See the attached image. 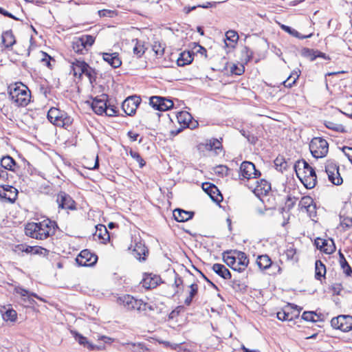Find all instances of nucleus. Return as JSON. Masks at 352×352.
Segmentation results:
<instances>
[{
  "mask_svg": "<svg viewBox=\"0 0 352 352\" xmlns=\"http://www.w3.org/2000/svg\"><path fill=\"white\" fill-rule=\"evenodd\" d=\"M57 225L55 221L46 219L42 221L27 223L25 227V234L37 240H44L50 236L54 235Z\"/></svg>",
  "mask_w": 352,
  "mask_h": 352,
  "instance_id": "f257e3e1",
  "label": "nucleus"
},
{
  "mask_svg": "<svg viewBox=\"0 0 352 352\" xmlns=\"http://www.w3.org/2000/svg\"><path fill=\"white\" fill-rule=\"evenodd\" d=\"M296 174L304 186L313 188L317 183V176L314 169L305 160H298L294 164Z\"/></svg>",
  "mask_w": 352,
  "mask_h": 352,
  "instance_id": "f03ea898",
  "label": "nucleus"
},
{
  "mask_svg": "<svg viewBox=\"0 0 352 352\" xmlns=\"http://www.w3.org/2000/svg\"><path fill=\"white\" fill-rule=\"evenodd\" d=\"M9 96L11 100L18 107H25L30 102L31 93L28 87L23 83H16L9 87Z\"/></svg>",
  "mask_w": 352,
  "mask_h": 352,
  "instance_id": "7ed1b4c3",
  "label": "nucleus"
},
{
  "mask_svg": "<svg viewBox=\"0 0 352 352\" xmlns=\"http://www.w3.org/2000/svg\"><path fill=\"white\" fill-rule=\"evenodd\" d=\"M47 119L54 125L62 127L69 126L73 121L66 112L56 107H52L48 111Z\"/></svg>",
  "mask_w": 352,
  "mask_h": 352,
  "instance_id": "20e7f679",
  "label": "nucleus"
},
{
  "mask_svg": "<svg viewBox=\"0 0 352 352\" xmlns=\"http://www.w3.org/2000/svg\"><path fill=\"white\" fill-rule=\"evenodd\" d=\"M118 302L127 310H137L139 312L146 311L147 309L153 310V307L142 300L136 299L131 295H124L118 298Z\"/></svg>",
  "mask_w": 352,
  "mask_h": 352,
  "instance_id": "39448f33",
  "label": "nucleus"
},
{
  "mask_svg": "<svg viewBox=\"0 0 352 352\" xmlns=\"http://www.w3.org/2000/svg\"><path fill=\"white\" fill-rule=\"evenodd\" d=\"M309 150L314 157L322 158L328 153L329 144L322 138H314L309 144Z\"/></svg>",
  "mask_w": 352,
  "mask_h": 352,
  "instance_id": "423d86ee",
  "label": "nucleus"
},
{
  "mask_svg": "<svg viewBox=\"0 0 352 352\" xmlns=\"http://www.w3.org/2000/svg\"><path fill=\"white\" fill-rule=\"evenodd\" d=\"M331 325L333 329H339L343 332L352 330V316L349 315H340L334 317L331 320Z\"/></svg>",
  "mask_w": 352,
  "mask_h": 352,
  "instance_id": "0eeeda50",
  "label": "nucleus"
},
{
  "mask_svg": "<svg viewBox=\"0 0 352 352\" xmlns=\"http://www.w3.org/2000/svg\"><path fill=\"white\" fill-rule=\"evenodd\" d=\"M325 172L328 175L329 180L334 185L342 184V178L339 172V166L333 162H327L325 166Z\"/></svg>",
  "mask_w": 352,
  "mask_h": 352,
  "instance_id": "6e6552de",
  "label": "nucleus"
},
{
  "mask_svg": "<svg viewBox=\"0 0 352 352\" xmlns=\"http://www.w3.org/2000/svg\"><path fill=\"white\" fill-rule=\"evenodd\" d=\"M300 309L297 305L289 304L281 311L277 312V318L282 321L292 320L298 316Z\"/></svg>",
  "mask_w": 352,
  "mask_h": 352,
  "instance_id": "1a4fd4ad",
  "label": "nucleus"
},
{
  "mask_svg": "<svg viewBox=\"0 0 352 352\" xmlns=\"http://www.w3.org/2000/svg\"><path fill=\"white\" fill-rule=\"evenodd\" d=\"M240 175L244 179L258 178L261 176V172L256 169L252 162L245 161L240 166Z\"/></svg>",
  "mask_w": 352,
  "mask_h": 352,
  "instance_id": "9d476101",
  "label": "nucleus"
},
{
  "mask_svg": "<svg viewBox=\"0 0 352 352\" xmlns=\"http://www.w3.org/2000/svg\"><path fill=\"white\" fill-rule=\"evenodd\" d=\"M150 104L156 110L165 111L173 107V102L161 96H152L150 98Z\"/></svg>",
  "mask_w": 352,
  "mask_h": 352,
  "instance_id": "9b49d317",
  "label": "nucleus"
},
{
  "mask_svg": "<svg viewBox=\"0 0 352 352\" xmlns=\"http://www.w3.org/2000/svg\"><path fill=\"white\" fill-rule=\"evenodd\" d=\"M141 98L137 96L126 98L122 104V110L128 116L135 113L136 109L140 104Z\"/></svg>",
  "mask_w": 352,
  "mask_h": 352,
  "instance_id": "f8f14e48",
  "label": "nucleus"
},
{
  "mask_svg": "<svg viewBox=\"0 0 352 352\" xmlns=\"http://www.w3.org/2000/svg\"><path fill=\"white\" fill-rule=\"evenodd\" d=\"M97 260L98 256L88 250H82L76 258L77 264L80 266H92Z\"/></svg>",
  "mask_w": 352,
  "mask_h": 352,
  "instance_id": "ddd939ff",
  "label": "nucleus"
},
{
  "mask_svg": "<svg viewBox=\"0 0 352 352\" xmlns=\"http://www.w3.org/2000/svg\"><path fill=\"white\" fill-rule=\"evenodd\" d=\"M56 202L58 208L69 210L76 209L75 201L65 192L61 191L57 195Z\"/></svg>",
  "mask_w": 352,
  "mask_h": 352,
  "instance_id": "4468645a",
  "label": "nucleus"
},
{
  "mask_svg": "<svg viewBox=\"0 0 352 352\" xmlns=\"http://www.w3.org/2000/svg\"><path fill=\"white\" fill-rule=\"evenodd\" d=\"M202 189L210 196L213 201L220 203L223 200V197L215 185L209 182H205L202 184Z\"/></svg>",
  "mask_w": 352,
  "mask_h": 352,
  "instance_id": "2eb2a0df",
  "label": "nucleus"
},
{
  "mask_svg": "<svg viewBox=\"0 0 352 352\" xmlns=\"http://www.w3.org/2000/svg\"><path fill=\"white\" fill-rule=\"evenodd\" d=\"M161 283V277L152 273H145L142 280V286L147 289L155 288Z\"/></svg>",
  "mask_w": 352,
  "mask_h": 352,
  "instance_id": "dca6fc26",
  "label": "nucleus"
},
{
  "mask_svg": "<svg viewBox=\"0 0 352 352\" xmlns=\"http://www.w3.org/2000/svg\"><path fill=\"white\" fill-rule=\"evenodd\" d=\"M71 333L80 345L88 349L89 351L102 350L104 349L102 346L94 344L86 337L76 331H71Z\"/></svg>",
  "mask_w": 352,
  "mask_h": 352,
  "instance_id": "f3484780",
  "label": "nucleus"
},
{
  "mask_svg": "<svg viewBox=\"0 0 352 352\" xmlns=\"http://www.w3.org/2000/svg\"><path fill=\"white\" fill-rule=\"evenodd\" d=\"M315 245L318 249H320L326 254H331L336 250V245L332 239L326 240L317 238L315 240Z\"/></svg>",
  "mask_w": 352,
  "mask_h": 352,
  "instance_id": "a211bd4d",
  "label": "nucleus"
},
{
  "mask_svg": "<svg viewBox=\"0 0 352 352\" xmlns=\"http://www.w3.org/2000/svg\"><path fill=\"white\" fill-rule=\"evenodd\" d=\"M18 195V190L12 186H3L0 189V197L6 199L8 202L13 204Z\"/></svg>",
  "mask_w": 352,
  "mask_h": 352,
  "instance_id": "6ab92c4d",
  "label": "nucleus"
},
{
  "mask_svg": "<svg viewBox=\"0 0 352 352\" xmlns=\"http://www.w3.org/2000/svg\"><path fill=\"white\" fill-rule=\"evenodd\" d=\"M236 264L234 267V270L241 272L247 267L249 263V259L247 255L243 252H236Z\"/></svg>",
  "mask_w": 352,
  "mask_h": 352,
  "instance_id": "aec40b11",
  "label": "nucleus"
},
{
  "mask_svg": "<svg viewBox=\"0 0 352 352\" xmlns=\"http://www.w3.org/2000/svg\"><path fill=\"white\" fill-rule=\"evenodd\" d=\"M102 98H96L91 103V108L98 115H102L106 109L107 96L102 95Z\"/></svg>",
  "mask_w": 352,
  "mask_h": 352,
  "instance_id": "412c9836",
  "label": "nucleus"
},
{
  "mask_svg": "<svg viewBox=\"0 0 352 352\" xmlns=\"http://www.w3.org/2000/svg\"><path fill=\"white\" fill-rule=\"evenodd\" d=\"M87 67V63L84 60H75L72 63V72L75 77L80 78Z\"/></svg>",
  "mask_w": 352,
  "mask_h": 352,
  "instance_id": "4be33fe9",
  "label": "nucleus"
},
{
  "mask_svg": "<svg viewBox=\"0 0 352 352\" xmlns=\"http://www.w3.org/2000/svg\"><path fill=\"white\" fill-rule=\"evenodd\" d=\"M148 253V250L142 242L135 243L133 249V255L137 259L141 261L145 260V256Z\"/></svg>",
  "mask_w": 352,
  "mask_h": 352,
  "instance_id": "5701e85b",
  "label": "nucleus"
},
{
  "mask_svg": "<svg viewBox=\"0 0 352 352\" xmlns=\"http://www.w3.org/2000/svg\"><path fill=\"white\" fill-rule=\"evenodd\" d=\"M194 213L192 212L186 211L180 208L173 210V217L178 222H185L192 219Z\"/></svg>",
  "mask_w": 352,
  "mask_h": 352,
  "instance_id": "b1692460",
  "label": "nucleus"
},
{
  "mask_svg": "<svg viewBox=\"0 0 352 352\" xmlns=\"http://www.w3.org/2000/svg\"><path fill=\"white\" fill-rule=\"evenodd\" d=\"M102 58L113 68H118L122 64L118 53H102Z\"/></svg>",
  "mask_w": 352,
  "mask_h": 352,
  "instance_id": "393cba45",
  "label": "nucleus"
},
{
  "mask_svg": "<svg viewBox=\"0 0 352 352\" xmlns=\"http://www.w3.org/2000/svg\"><path fill=\"white\" fill-rule=\"evenodd\" d=\"M194 52L184 51L180 53L177 60V65L183 67L192 63L193 60Z\"/></svg>",
  "mask_w": 352,
  "mask_h": 352,
  "instance_id": "a878e982",
  "label": "nucleus"
},
{
  "mask_svg": "<svg viewBox=\"0 0 352 352\" xmlns=\"http://www.w3.org/2000/svg\"><path fill=\"white\" fill-rule=\"evenodd\" d=\"M1 313L6 322H14L17 319V313L12 308L3 307L1 309Z\"/></svg>",
  "mask_w": 352,
  "mask_h": 352,
  "instance_id": "bb28decb",
  "label": "nucleus"
},
{
  "mask_svg": "<svg viewBox=\"0 0 352 352\" xmlns=\"http://www.w3.org/2000/svg\"><path fill=\"white\" fill-rule=\"evenodd\" d=\"M239 40V35L234 30H228L226 33V38L224 39L225 45L230 48H234Z\"/></svg>",
  "mask_w": 352,
  "mask_h": 352,
  "instance_id": "cd10ccee",
  "label": "nucleus"
},
{
  "mask_svg": "<svg viewBox=\"0 0 352 352\" xmlns=\"http://www.w3.org/2000/svg\"><path fill=\"white\" fill-rule=\"evenodd\" d=\"M1 41L6 48H10L16 43L15 37L11 30H7L3 32L1 35Z\"/></svg>",
  "mask_w": 352,
  "mask_h": 352,
  "instance_id": "c85d7f7f",
  "label": "nucleus"
},
{
  "mask_svg": "<svg viewBox=\"0 0 352 352\" xmlns=\"http://www.w3.org/2000/svg\"><path fill=\"white\" fill-rule=\"evenodd\" d=\"M212 270L224 279H230L231 274L230 271L222 264L215 263L212 265Z\"/></svg>",
  "mask_w": 352,
  "mask_h": 352,
  "instance_id": "c756f323",
  "label": "nucleus"
},
{
  "mask_svg": "<svg viewBox=\"0 0 352 352\" xmlns=\"http://www.w3.org/2000/svg\"><path fill=\"white\" fill-rule=\"evenodd\" d=\"M96 230L95 236H97L99 239H102L104 243H106L109 241V233L104 225L98 224L96 226Z\"/></svg>",
  "mask_w": 352,
  "mask_h": 352,
  "instance_id": "7c9ffc66",
  "label": "nucleus"
},
{
  "mask_svg": "<svg viewBox=\"0 0 352 352\" xmlns=\"http://www.w3.org/2000/svg\"><path fill=\"white\" fill-rule=\"evenodd\" d=\"M271 190V184L265 179H261L257 182V184L254 188L255 192L258 195H267Z\"/></svg>",
  "mask_w": 352,
  "mask_h": 352,
  "instance_id": "2f4dec72",
  "label": "nucleus"
},
{
  "mask_svg": "<svg viewBox=\"0 0 352 352\" xmlns=\"http://www.w3.org/2000/svg\"><path fill=\"white\" fill-rule=\"evenodd\" d=\"M72 49L78 54H83L87 51L85 47L83 40H81L80 37L74 38L72 41Z\"/></svg>",
  "mask_w": 352,
  "mask_h": 352,
  "instance_id": "473e14b6",
  "label": "nucleus"
},
{
  "mask_svg": "<svg viewBox=\"0 0 352 352\" xmlns=\"http://www.w3.org/2000/svg\"><path fill=\"white\" fill-rule=\"evenodd\" d=\"M280 24L281 25L280 27L283 30H285V32H288L289 34H291L296 38H298L302 39V38H309L313 34L312 32H309L307 34H302L289 26L285 25L283 23H280Z\"/></svg>",
  "mask_w": 352,
  "mask_h": 352,
  "instance_id": "72a5a7b5",
  "label": "nucleus"
},
{
  "mask_svg": "<svg viewBox=\"0 0 352 352\" xmlns=\"http://www.w3.org/2000/svg\"><path fill=\"white\" fill-rule=\"evenodd\" d=\"M133 43H135V46L133 49V54L138 57L140 58L145 53L146 47H144V43L138 39L132 40Z\"/></svg>",
  "mask_w": 352,
  "mask_h": 352,
  "instance_id": "f704fd0d",
  "label": "nucleus"
},
{
  "mask_svg": "<svg viewBox=\"0 0 352 352\" xmlns=\"http://www.w3.org/2000/svg\"><path fill=\"white\" fill-rule=\"evenodd\" d=\"M256 263L261 270H266L271 266L272 261L267 255H261L258 256Z\"/></svg>",
  "mask_w": 352,
  "mask_h": 352,
  "instance_id": "c9c22d12",
  "label": "nucleus"
},
{
  "mask_svg": "<svg viewBox=\"0 0 352 352\" xmlns=\"http://www.w3.org/2000/svg\"><path fill=\"white\" fill-rule=\"evenodd\" d=\"M326 274L325 265L320 260H317L315 263V278L317 280H320L324 277Z\"/></svg>",
  "mask_w": 352,
  "mask_h": 352,
  "instance_id": "e433bc0d",
  "label": "nucleus"
},
{
  "mask_svg": "<svg viewBox=\"0 0 352 352\" xmlns=\"http://www.w3.org/2000/svg\"><path fill=\"white\" fill-rule=\"evenodd\" d=\"M300 206L305 208L307 212H314L315 206L313 204V199L309 196L303 197L300 201Z\"/></svg>",
  "mask_w": 352,
  "mask_h": 352,
  "instance_id": "4c0bfd02",
  "label": "nucleus"
},
{
  "mask_svg": "<svg viewBox=\"0 0 352 352\" xmlns=\"http://www.w3.org/2000/svg\"><path fill=\"white\" fill-rule=\"evenodd\" d=\"M16 165L14 160L9 155L4 156L1 159V166L6 170H14L13 167Z\"/></svg>",
  "mask_w": 352,
  "mask_h": 352,
  "instance_id": "58836bf2",
  "label": "nucleus"
},
{
  "mask_svg": "<svg viewBox=\"0 0 352 352\" xmlns=\"http://www.w3.org/2000/svg\"><path fill=\"white\" fill-rule=\"evenodd\" d=\"M126 344L131 346L129 349L131 352H150L149 349L144 342H130Z\"/></svg>",
  "mask_w": 352,
  "mask_h": 352,
  "instance_id": "ea45409f",
  "label": "nucleus"
},
{
  "mask_svg": "<svg viewBox=\"0 0 352 352\" xmlns=\"http://www.w3.org/2000/svg\"><path fill=\"white\" fill-rule=\"evenodd\" d=\"M177 118L180 124H184L185 126L189 127L190 122L192 120V116L187 111L179 112L177 116Z\"/></svg>",
  "mask_w": 352,
  "mask_h": 352,
  "instance_id": "a19ab883",
  "label": "nucleus"
},
{
  "mask_svg": "<svg viewBox=\"0 0 352 352\" xmlns=\"http://www.w3.org/2000/svg\"><path fill=\"white\" fill-rule=\"evenodd\" d=\"M189 287H190L189 296L184 300V303L187 306H189L191 304L193 298L197 295V294L198 292L197 284L192 283L190 284Z\"/></svg>",
  "mask_w": 352,
  "mask_h": 352,
  "instance_id": "79ce46f5",
  "label": "nucleus"
},
{
  "mask_svg": "<svg viewBox=\"0 0 352 352\" xmlns=\"http://www.w3.org/2000/svg\"><path fill=\"white\" fill-rule=\"evenodd\" d=\"M300 70L294 71L290 76L283 82V85L285 87H292L295 84L296 80L298 78L300 75Z\"/></svg>",
  "mask_w": 352,
  "mask_h": 352,
  "instance_id": "37998d69",
  "label": "nucleus"
},
{
  "mask_svg": "<svg viewBox=\"0 0 352 352\" xmlns=\"http://www.w3.org/2000/svg\"><path fill=\"white\" fill-rule=\"evenodd\" d=\"M206 148L207 150H214L216 151L219 149L221 150L222 148L221 142L215 138L209 140L206 144Z\"/></svg>",
  "mask_w": 352,
  "mask_h": 352,
  "instance_id": "c03bdc74",
  "label": "nucleus"
},
{
  "mask_svg": "<svg viewBox=\"0 0 352 352\" xmlns=\"http://www.w3.org/2000/svg\"><path fill=\"white\" fill-rule=\"evenodd\" d=\"M324 125L327 128L331 129L333 131L340 132V133H346L347 131L345 129L344 126L342 124L334 123L331 121H326Z\"/></svg>",
  "mask_w": 352,
  "mask_h": 352,
  "instance_id": "a18cd8bd",
  "label": "nucleus"
},
{
  "mask_svg": "<svg viewBox=\"0 0 352 352\" xmlns=\"http://www.w3.org/2000/svg\"><path fill=\"white\" fill-rule=\"evenodd\" d=\"M216 4H217L216 2H206V3L202 4V5H197V6H192V7H185L184 8V12L185 14H188L191 11L195 10L198 7H201V8H212V7L215 6Z\"/></svg>",
  "mask_w": 352,
  "mask_h": 352,
  "instance_id": "49530a36",
  "label": "nucleus"
},
{
  "mask_svg": "<svg viewBox=\"0 0 352 352\" xmlns=\"http://www.w3.org/2000/svg\"><path fill=\"white\" fill-rule=\"evenodd\" d=\"M223 260L227 265L234 270V267L236 264V256L230 255L229 252L224 253L223 255Z\"/></svg>",
  "mask_w": 352,
  "mask_h": 352,
  "instance_id": "de8ad7c7",
  "label": "nucleus"
},
{
  "mask_svg": "<svg viewBox=\"0 0 352 352\" xmlns=\"http://www.w3.org/2000/svg\"><path fill=\"white\" fill-rule=\"evenodd\" d=\"M274 165L277 170L283 171V170H286L287 162L283 157H277L274 160Z\"/></svg>",
  "mask_w": 352,
  "mask_h": 352,
  "instance_id": "09e8293b",
  "label": "nucleus"
},
{
  "mask_svg": "<svg viewBox=\"0 0 352 352\" xmlns=\"http://www.w3.org/2000/svg\"><path fill=\"white\" fill-rule=\"evenodd\" d=\"M86 76L88 77L91 83H93L96 79V70L91 67L88 64L86 69H85V72H83Z\"/></svg>",
  "mask_w": 352,
  "mask_h": 352,
  "instance_id": "8fccbe9b",
  "label": "nucleus"
},
{
  "mask_svg": "<svg viewBox=\"0 0 352 352\" xmlns=\"http://www.w3.org/2000/svg\"><path fill=\"white\" fill-rule=\"evenodd\" d=\"M86 76L88 77L91 83H93L96 79V70L91 67L88 64L86 69H85V72H83Z\"/></svg>",
  "mask_w": 352,
  "mask_h": 352,
  "instance_id": "3c124183",
  "label": "nucleus"
},
{
  "mask_svg": "<svg viewBox=\"0 0 352 352\" xmlns=\"http://www.w3.org/2000/svg\"><path fill=\"white\" fill-rule=\"evenodd\" d=\"M16 292L20 294L21 296H23V297H28V300L30 303H32V302H34V300H32L30 299V298L32 296H34V297H36L38 299H41V298H39L36 294L34 293H30L29 291L25 289H23V288H19L16 289Z\"/></svg>",
  "mask_w": 352,
  "mask_h": 352,
  "instance_id": "603ef678",
  "label": "nucleus"
},
{
  "mask_svg": "<svg viewBox=\"0 0 352 352\" xmlns=\"http://www.w3.org/2000/svg\"><path fill=\"white\" fill-rule=\"evenodd\" d=\"M80 38L81 40H83L84 45L87 49L92 46L95 41V38L91 35H82Z\"/></svg>",
  "mask_w": 352,
  "mask_h": 352,
  "instance_id": "864d4df0",
  "label": "nucleus"
},
{
  "mask_svg": "<svg viewBox=\"0 0 352 352\" xmlns=\"http://www.w3.org/2000/svg\"><path fill=\"white\" fill-rule=\"evenodd\" d=\"M340 267L343 270V272L348 276H351L352 274V268L349 265L346 261H342L340 263Z\"/></svg>",
  "mask_w": 352,
  "mask_h": 352,
  "instance_id": "5fc2aeb1",
  "label": "nucleus"
},
{
  "mask_svg": "<svg viewBox=\"0 0 352 352\" xmlns=\"http://www.w3.org/2000/svg\"><path fill=\"white\" fill-rule=\"evenodd\" d=\"M130 155L131 156L132 158L135 160L139 163L140 166L141 168L145 165L144 160L142 158V157L138 152L131 150L130 151Z\"/></svg>",
  "mask_w": 352,
  "mask_h": 352,
  "instance_id": "6e6d98bb",
  "label": "nucleus"
},
{
  "mask_svg": "<svg viewBox=\"0 0 352 352\" xmlns=\"http://www.w3.org/2000/svg\"><path fill=\"white\" fill-rule=\"evenodd\" d=\"M317 315L313 311H305L302 315V318L306 321L315 322V317Z\"/></svg>",
  "mask_w": 352,
  "mask_h": 352,
  "instance_id": "4d7b16f0",
  "label": "nucleus"
},
{
  "mask_svg": "<svg viewBox=\"0 0 352 352\" xmlns=\"http://www.w3.org/2000/svg\"><path fill=\"white\" fill-rule=\"evenodd\" d=\"M153 50L155 52L157 56H162L164 54V49L159 43H155L153 45Z\"/></svg>",
  "mask_w": 352,
  "mask_h": 352,
  "instance_id": "13d9d810",
  "label": "nucleus"
},
{
  "mask_svg": "<svg viewBox=\"0 0 352 352\" xmlns=\"http://www.w3.org/2000/svg\"><path fill=\"white\" fill-rule=\"evenodd\" d=\"M230 71L234 74L241 75L244 72V67L243 65L238 67L236 65H232L230 67Z\"/></svg>",
  "mask_w": 352,
  "mask_h": 352,
  "instance_id": "bf43d9fd",
  "label": "nucleus"
},
{
  "mask_svg": "<svg viewBox=\"0 0 352 352\" xmlns=\"http://www.w3.org/2000/svg\"><path fill=\"white\" fill-rule=\"evenodd\" d=\"M193 45H195V47H193V50H195L194 54L195 53L200 54L201 55H204L205 57H206L207 51L205 47H204L195 43H194Z\"/></svg>",
  "mask_w": 352,
  "mask_h": 352,
  "instance_id": "052dcab7",
  "label": "nucleus"
},
{
  "mask_svg": "<svg viewBox=\"0 0 352 352\" xmlns=\"http://www.w3.org/2000/svg\"><path fill=\"white\" fill-rule=\"evenodd\" d=\"M302 54L304 56L310 57L312 60H314L317 56L316 55H315V52H314V50L308 48H304L302 50Z\"/></svg>",
  "mask_w": 352,
  "mask_h": 352,
  "instance_id": "680f3d73",
  "label": "nucleus"
},
{
  "mask_svg": "<svg viewBox=\"0 0 352 352\" xmlns=\"http://www.w3.org/2000/svg\"><path fill=\"white\" fill-rule=\"evenodd\" d=\"M98 14L100 17H113L116 15V13L112 10H102L98 11Z\"/></svg>",
  "mask_w": 352,
  "mask_h": 352,
  "instance_id": "e2e57ef3",
  "label": "nucleus"
},
{
  "mask_svg": "<svg viewBox=\"0 0 352 352\" xmlns=\"http://www.w3.org/2000/svg\"><path fill=\"white\" fill-rule=\"evenodd\" d=\"M116 108L113 106H106L105 111L104 112L108 116H114L116 114Z\"/></svg>",
  "mask_w": 352,
  "mask_h": 352,
  "instance_id": "0e129e2a",
  "label": "nucleus"
},
{
  "mask_svg": "<svg viewBox=\"0 0 352 352\" xmlns=\"http://www.w3.org/2000/svg\"><path fill=\"white\" fill-rule=\"evenodd\" d=\"M41 54H42V58H41V61L42 62H45L46 65L48 67H51V64H50V60H51V56H49L47 53L45 52H41Z\"/></svg>",
  "mask_w": 352,
  "mask_h": 352,
  "instance_id": "69168bd1",
  "label": "nucleus"
},
{
  "mask_svg": "<svg viewBox=\"0 0 352 352\" xmlns=\"http://www.w3.org/2000/svg\"><path fill=\"white\" fill-rule=\"evenodd\" d=\"M232 287L236 291H241L245 289V286L244 284L240 283L237 280H234L232 283Z\"/></svg>",
  "mask_w": 352,
  "mask_h": 352,
  "instance_id": "338daca9",
  "label": "nucleus"
},
{
  "mask_svg": "<svg viewBox=\"0 0 352 352\" xmlns=\"http://www.w3.org/2000/svg\"><path fill=\"white\" fill-rule=\"evenodd\" d=\"M24 252L28 253V254H29V253L38 254V249L34 248V247H32V246L25 245Z\"/></svg>",
  "mask_w": 352,
  "mask_h": 352,
  "instance_id": "774afa93",
  "label": "nucleus"
}]
</instances>
